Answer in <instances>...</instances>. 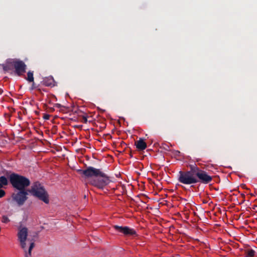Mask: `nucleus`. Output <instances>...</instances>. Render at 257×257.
Returning <instances> with one entry per match:
<instances>
[{
  "label": "nucleus",
  "instance_id": "22",
  "mask_svg": "<svg viewBox=\"0 0 257 257\" xmlns=\"http://www.w3.org/2000/svg\"><path fill=\"white\" fill-rule=\"evenodd\" d=\"M50 115L48 114L45 113L43 115V118L45 120H48L50 118Z\"/></svg>",
  "mask_w": 257,
  "mask_h": 257
},
{
  "label": "nucleus",
  "instance_id": "8",
  "mask_svg": "<svg viewBox=\"0 0 257 257\" xmlns=\"http://www.w3.org/2000/svg\"><path fill=\"white\" fill-rule=\"evenodd\" d=\"M113 227L115 231L121 233L125 235H134L137 234L136 231L134 229L131 228L128 226L115 225L113 226Z\"/></svg>",
  "mask_w": 257,
  "mask_h": 257
},
{
  "label": "nucleus",
  "instance_id": "3",
  "mask_svg": "<svg viewBox=\"0 0 257 257\" xmlns=\"http://www.w3.org/2000/svg\"><path fill=\"white\" fill-rule=\"evenodd\" d=\"M178 181L185 185H191L197 183L196 175L187 171H180L179 172Z\"/></svg>",
  "mask_w": 257,
  "mask_h": 257
},
{
  "label": "nucleus",
  "instance_id": "9",
  "mask_svg": "<svg viewBox=\"0 0 257 257\" xmlns=\"http://www.w3.org/2000/svg\"><path fill=\"white\" fill-rule=\"evenodd\" d=\"M14 67L16 74L18 76H21L26 72L27 66L23 61L16 59Z\"/></svg>",
  "mask_w": 257,
  "mask_h": 257
},
{
  "label": "nucleus",
  "instance_id": "21",
  "mask_svg": "<svg viewBox=\"0 0 257 257\" xmlns=\"http://www.w3.org/2000/svg\"><path fill=\"white\" fill-rule=\"evenodd\" d=\"M6 195V192L4 190L0 189V198L4 197Z\"/></svg>",
  "mask_w": 257,
  "mask_h": 257
},
{
  "label": "nucleus",
  "instance_id": "4",
  "mask_svg": "<svg viewBox=\"0 0 257 257\" xmlns=\"http://www.w3.org/2000/svg\"><path fill=\"white\" fill-rule=\"evenodd\" d=\"M78 172L80 174L84 175V177L87 178L104 176V173L100 169L90 166L87 167L85 170H78Z\"/></svg>",
  "mask_w": 257,
  "mask_h": 257
},
{
  "label": "nucleus",
  "instance_id": "1",
  "mask_svg": "<svg viewBox=\"0 0 257 257\" xmlns=\"http://www.w3.org/2000/svg\"><path fill=\"white\" fill-rule=\"evenodd\" d=\"M28 191L34 197L38 198L46 204L49 203V196L44 187L39 182H34L28 190Z\"/></svg>",
  "mask_w": 257,
  "mask_h": 257
},
{
  "label": "nucleus",
  "instance_id": "2",
  "mask_svg": "<svg viewBox=\"0 0 257 257\" xmlns=\"http://www.w3.org/2000/svg\"><path fill=\"white\" fill-rule=\"evenodd\" d=\"M9 179L12 186L18 190H26V188L31 184L28 178L16 173L11 174Z\"/></svg>",
  "mask_w": 257,
  "mask_h": 257
},
{
  "label": "nucleus",
  "instance_id": "7",
  "mask_svg": "<svg viewBox=\"0 0 257 257\" xmlns=\"http://www.w3.org/2000/svg\"><path fill=\"white\" fill-rule=\"evenodd\" d=\"M104 176H100L102 178L94 179L90 182V184L97 188L103 189L110 182L109 177L104 173Z\"/></svg>",
  "mask_w": 257,
  "mask_h": 257
},
{
  "label": "nucleus",
  "instance_id": "13",
  "mask_svg": "<svg viewBox=\"0 0 257 257\" xmlns=\"http://www.w3.org/2000/svg\"><path fill=\"white\" fill-rule=\"evenodd\" d=\"M244 254L245 257H254L256 252L252 249L247 248L245 250Z\"/></svg>",
  "mask_w": 257,
  "mask_h": 257
},
{
  "label": "nucleus",
  "instance_id": "6",
  "mask_svg": "<svg viewBox=\"0 0 257 257\" xmlns=\"http://www.w3.org/2000/svg\"><path fill=\"white\" fill-rule=\"evenodd\" d=\"M196 178L197 180V183L207 184L212 181V177L209 175L206 171L201 169L196 174Z\"/></svg>",
  "mask_w": 257,
  "mask_h": 257
},
{
  "label": "nucleus",
  "instance_id": "24",
  "mask_svg": "<svg viewBox=\"0 0 257 257\" xmlns=\"http://www.w3.org/2000/svg\"><path fill=\"white\" fill-rule=\"evenodd\" d=\"M82 121L83 122L86 123L87 122V116H83L82 117Z\"/></svg>",
  "mask_w": 257,
  "mask_h": 257
},
{
  "label": "nucleus",
  "instance_id": "16",
  "mask_svg": "<svg viewBox=\"0 0 257 257\" xmlns=\"http://www.w3.org/2000/svg\"><path fill=\"white\" fill-rule=\"evenodd\" d=\"M54 79L53 78H48L44 80V84L47 86H54Z\"/></svg>",
  "mask_w": 257,
  "mask_h": 257
},
{
  "label": "nucleus",
  "instance_id": "19",
  "mask_svg": "<svg viewBox=\"0 0 257 257\" xmlns=\"http://www.w3.org/2000/svg\"><path fill=\"white\" fill-rule=\"evenodd\" d=\"M26 240H19V241L20 242L21 246L24 250L25 253H26V252H27L26 250Z\"/></svg>",
  "mask_w": 257,
  "mask_h": 257
},
{
  "label": "nucleus",
  "instance_id": "27",
  "mask_svg": "<svg viewBox=\"0 0 257 257\" xmlns=\"http://www.w3.org/2000/svg\"><path fill=\"white\" fill-rule=\"evenodd\" d=\"M175 155H178L180 153V151H175Z\"/></svg>",
  "mask_w": 257,
  "mask_h": 257
},
{
  "label": "nucleus",
  "instance_id": "14",
  "mask_svg": "<svg viewBox=\"0 0 257 257\" xmlns=\"http://www.w3.org/2000/svg\"><path fill=\"white\" fill-rule=\"evenodd\" d=\"M189 168H190V170L187 171L191 172L192 174H194L195 175L200 170V169L199 167H198L195 164H193V165H190Z\"/></svg>",
  "mask_w": 257,
  "mask_h": 257
},
{
  "label": "nucleus",
  "instance_id": "12",
  "mask_svg": "<svg viewBox=\"0 0 257 257\" xmlns=\"http://www.w3.org/2000/svg\"><path fill=\"white\" fill-rule=\"evenodd\" d=\"M135 145L137 148L141 151H143L147 148V144L142 139H140L139 140L136 142Z\"/></svg>",
  "mask_w": 257,
  "mask_h": 257
},
{
  "label": "nucleus",
  "instance_id": "15",
  "mask_svg": "<svg viewBox=\"0 0 257 257\" xmlns=\"http://www.w3.org/2000/svg\"><path fill=\"white\" fill-rule=\"evenodd\" d=\"M8 184V181L7 178L4 176L0 177V189L3 188L4 186H6Z\"/></svg>",
  "mask_w": 257,
  "mask_h": 257
},
{
  "label": "nucleus",
  "instance_id": "20",
  "mask_svg": "<svg viewBox=\"0 0 257 257\" xmlns=\"http://www.w3.org/2000/svg\"><path fill=\"white\" fill-rule=\"evenodd\" d=\"M10 221V220L9 218L7 216H5V215L3 216L2 218V221L3 223H7L9 222Z\"/></svg>",
  "mask_w": 257,
  "mask_h": 257
},
{
  "label": "nucleus",
  "instance_id": "23",
  "mask_svg": "<svg viewBox=\"0 0 257 257\" xmlns=\"http://www.w3.org/2000/svg\"><path fill=\"white\" fill-rule=\"evenodd\" d=\"M54 106L55 107H57V108H61L62 107H64V106L62 105L60 103H56L54 105Z\"/></svg>",
  "mask_w": 257,
  "mask_h": 257
},
{
  "label": "nucleus",
  "instance_id": "26",
  "mask_svg": "<svg viewBox=\"0 0 257 257\" xmlns=\"http://www.w3.org/2000/svg\"><path fill=\"white\" fill-rule=\"evenodd\" d=\"M33 82V84H32V85L31 86V89H34L35 88V83H34V81Z\"/></svg>",
  "mask_w": 257,
  "mask_h": 257
},
{
  "label": "nucleus",
  "instance_id": "10",
  "mask_svg": "<svg viewBox=\"0 0 257 257\" xmlns=\"http://www.w3.org/2000/svg\"><path fill=\"white\" fill-rule=\"evenodd\" d=\"M16 59H8L6 60L5 63L0 64L3 67V70L5 72H9V71L13 70L14 67V64H15Z\"/></svg>",
  "mask_w": 257,
  "mask_h": 257
},
{
  "label": "nucleus",
  "instance_id": "5",
  "mask_svg": "<svg viewBox=\"0 0 257 257\" xmlns=\"http://www.w3.org/2000/svg\"><path fill=\"white\" fill-rule=\"evenodd\" d=\"M19 191L14 193L12 195V200L17 203L19 206L23 205L28 199V190H18Z\"/></svg>",
  "mask_w": 257,
  "mask_h": 257
},
{
  "label": "nucleus",
  "instance_id": "25",
  "mask_svg": "<svg viewBox=\"0 0 257 257\" xmlns=\"http://www.w3.org/2000/svg\"><path fill=\"white\" fill-rule=\"evenodd\" d=\"M164 149L165 150H166V151H169V147L168 145H165V147H164Z\"/></svg>",
  "mask_w": 257,
  "mask_h": 257
},
{
  "label": "nucleus",
  "instance_id": "18",
  "mask_svg": "<svg viewBox=\"0 0 257 257\" xmlns=\"http://www.w3.org/2000/svg\"><path fill=\"white\" fill-rule=\"evenodd\" d=\"M35 243L34 242H31L29 248L28 252H26L25 257H31V252L33 248L34 247Z\"/></svg>",
  "mask_w": 257,
  "mask_h": 257
},
{
  "label": "nucleus",
  "instance_id": "11",
  "mask_svg": "<svg viewBox=\"0 0 257 257\" xmlns=\"http://www.w3.org/2000/svg\"><path fill=\"white\" fill-rule=\"evenodd\" d=\"M19 240H26L28 236V229L24 227L19 229L18 233Z\"/></svg>",
  "mask_w": 257,
  "mask_h": 257
},
{
  "label": "nucleus",
  "instance_id": "17",
  "mask_svg": "<svg viewBox=\"0 0 257 257\" xmlns=\"http://www.w3.org/2000/svg\"><path fill=\"white\" fill-rule=\"evenodd\" d=\"M26 80L29 82H32L34 81L33 76V71H29L27 73V77Z\"/></svg>",
  "mask_w": 257,
  "mask_h": 257
}]
</instances>
